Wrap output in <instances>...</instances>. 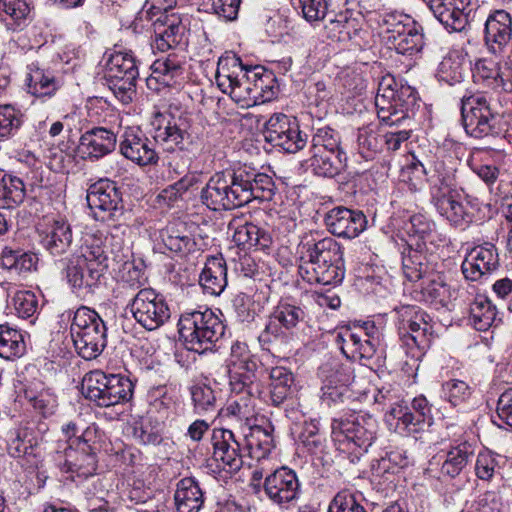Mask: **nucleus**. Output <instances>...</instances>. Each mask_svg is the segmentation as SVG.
Segmentation results:
<instances>
[{"instance_id": "f257e3e1", "label": "nucleus", "mask_w": 512, "mask_h": 512, "mask_svg": "<svg viewBox=\"0 0 512 512\" xmlns=\"http://www.w3.org/2000/svg\"><path fill=\"white\" fill-rule=\"evenodd\" d=\"M275 183L271 176L248 167L214 174L201 191L204 205L214 211L230 210L253 200L270 201Z\"/></svg>"}, {"instance_id": "f03ea898", "label": "nucleus", "mask_w": 512, "mask_h": 512, "mask_svg": "<svg viewBox=\"0 0 512 512\" xmlns=\"http://www.w3.org/2000/svg\"><path fill=\"white\" fill-rule=\"evenodd\" d=\"M154 129L149 139L139 128L128 127L120 140V152L128 160L140 166L154 165L159 160L155 146L163 151H192L195 142L181 118L166 119L157 114L152 123Z\"/></svg>"}, {"instance_id": "7ed1b4c3", "label": "nucleus", "mask_w": 512, "mask_h": 512, "mask_svg": "<svg viewBox=\"0 0 512 512\" xmlns=\"http://www.w3.org/2000/svg\"><path fill=\"white\" fill-rule=\"evenodd\" d=\"M342 247L332 238L300 246L298 273L310 284L337 285L345 275Z\"/></svg>"}, {"instance_id": "20e7f679", "label": "nucleus", "mask_w": 512, "mask_h": 512, "mask_svg": "<svg viewBox=\"0 0 512 512\" xmlns=\"http://www.w3.org/2000/svg\"><path fill=\"white\" fill-rule=\"evenodd\" d=\"M101 233L87 234L77 254L68 259L65 277L74 292L93 293L108 268Z\"/></svg>"}, {"instance_id": "39448f33", "label": "nucleus", "mask_w": 512, "mask_h": 512, "mask_svg": "<svg viewBox=\"0 0 512 512\" xmlns=\"http://www.w3.org/2000/svg\"><path fill=\"white\" fill-rule=\"evenodd\" d=\"M378 421L368 413L350 414L333 419L331 434L336 449L346 455L350 463L356 464L377 438Z\"/></svg>"}, {"instance_id": "423d86ee", "label": "nucleus", "mask_w": 512, "mask_h": 512, "mask_svg": "<svg viewBox=\"0 0 512 512\" xmlns=\"http://www.w3.org/2000/svg\"><path fill=\"white\" fill-rule=\"evenodd\" d=\"M177 325L185 347L199 354L212 350L225 333L223 321L209 308L183 312Z\"/></svg>"}, {"instance_id": "0eeeda50", "label": "nucleus", "mask_w": 512, "mask_h": 512, "mask_svg": "<svg viewBox=\"0 0 512 512\" xmlns=\"http://www.w3.org/2000/svg\"><path fill=\"white\" fill-rule=\"evenodd\" d=\"M491 102L492 98L483 92L465 94L461 98V119L467 135L483 139L502 133L501 116Z\"/></svg>"}, {"instance_id": "6e6552de", "label": "nucleus", "mask_w": 512, "mask_h": 512, "mask_svg": "<svg viewBox=\"0 0 512 512\" xmlns=\"http://www.w3.org/2000/svg\"><path fill=\"white\" fill-rule=\"evenodd\" d=\"M71 336L77 353L85 360L97 358L107 345V328L99 314L79 307L71 324Z\"/></svg>"}, {"instance_id": "1a4fd4ad", "label": "nucleus", "mask_w": 512, "mask_h": 512, "mask_svg": "<svg viewBox=\"0 0 512 512\" xmlns=\"http://www.w3.org/2000/svg\"><path fill=\"white\" fill-rule=\"evenodd\" d=\"M398 335L409 347L426 350L433 340L432 318L416 305H401L394 309Z\"/></svg>"}, {"instance_id": "9d476101", "label": "nucleus", "mask_w": 512, "mask_h": 512, "mask_svg": "<svg viewBox=\"0 0 512 512\" xmlns=\"http://www.w3.org/2000/svg\"><path fill=\"white\" fill-rule=\"evenodd\" d=\"M139 76L136 59L131 52L115 51L106 62V79L110 89L123 103L132 101Z\"/></svg>"}, {"instance_id": "9b49d317", "label": "nucleus", "mask_w": 512, "mask_h": 512, "mask_svg": "<svg viewBox=\"0 0 512 512\" xmlns=\"http://www.w3.org/2000/svg\"><path fill=\"white\" fill-rule=\"evenodd\" d=\"M386 422L401 435H415L432 424L431 406L424 396L415 397L411 406L394 404L386 413Z\"/></svg>"}, {"instance_id": "f8f14e48", "label": "nucleus", "mask_w": 512, "mask_h": 512, "mask_svg": "<svg viewBox=\"0 0 512 512\" xmlns=\"http://www.w3.org/2000/svg\"><path fill=\"white\" fill-rule=\"evenodd\" d=\"M129 305L134 319L149 331L163 326L171 316L165 297L152 288L140 289Z\"/></svg>"}, {"instance_id": "ddd939ff", "label": "nucleus", "mask_w": 512, "mask_h": 512, "mask_svg": "<svg viewBox=\"0 0 512 512\" xmlns=\"http://www.w3.org/2000/svg\"><path fill=\"white\" fill-rule=\"evenodd\" d=\"M86 200L98 221H117L124 214L122 194L114 181L100 179L89 186Z\"/></svg>"}, {"instance_id": "4468645a", "label": "nucleus", "mask_w": 512, "mask_h": 512, "mask_svg": "<svg viewBox=\"0 0 512 512\" xmlns=\"http://www.w3.org/2000/svg\"><path fill=\"white\" fill-rule=\"evenodd\" d=\"M88 433L89 428L79 438H75L64 451L58 452L57 460L62 472L83 478L96 473L98 461L96 453L86 439Z\"/></svg>"}, {"instance_id": "2eb2a0df", "label": "nucleus", "mask_w": 512, "mask_h": 512, "mask_svg": "<svg viewBox=\"0 0 512 512\" xmlns=\"http://www.w3.org/2000/svg\"><path fill=\"white\" fill-rule=\"evenodd\" d=\"M212 457L224 471L235 474L243 466L240 443L231 430L215 428L211 435Z\"/></svg>"}, {"instance_id": "dca6fc26", "label": "nucleus", "mask_w": 512, "mask_h": 512, "mask_svg": "<svg viewBox=\"0 0 512 512\" xmlns=\"http://www.w3.org/2000/svg\"><path fill=\"white\" fill-rule=\"evenodd\" d=\"M419 106L415 89L401 85L393 99L388 101V104L383 105V109L379 108L377 110V115L381 122L389 126L401 125L415 116Z\"/></svg>"}, {"instance_id": "f3484780", "label": "nucleus", "mask_w": 512, "mask_h": 512, "mask_svg": "<svg viewBox=\"0 0 512 512\" xmlns=\"http://www.w3.org/2000/svg\"><path fill=\"white\" fill-rule=\"evenodd\" d=\"M264 492L279 506L296 500L300 494V483L295 471L286 466L276 469L265 478Z\"/></svg>"}, {"instance_id": "a211bd4d", "label": "nucleus", "mask_w": 512, "mask_h": 512, "mask_svg": "<svg viewBox=\"0 0 512 512\" xmlns=\"http://www.w3.org/2000/svg\"><path fill=\"white\" fill-rule=\"evenodd\" d=\"M499 254L494 244L485 242L477 245L466 255L461 265L464 277L470 281H479L499 267Z\"/></svg>"}, {"instance_id": "6ab92c4d", "label": "nucleus", "mask_w": 512, "mask_h": 512, "mask_svg": "<svg viewBox=\"0 0 512 512\" xmlns=\"http://www.w3.org/2000/svg\"><path fill=\"white\" fill-rule=\"evenodd\" d=\"M324 222L333 235L348 239L357 237L367 226V219L362 211L343 206L329 210L324 217Z\"/></svg>"}, {"instance_id": "aec40b11", "label": "nucleus", "mask_w": 512, "mask_h": 512, "mask_svg": "<svg viewBox=\"0 0 512 512\" xmlns=\"http://www.w3.org/2000/svg\"><path fill=\"white\" fill-rule=\"evenodd\" d=\"M429 8L449 31L460 32L469 21L470 0H429Z\"/></svg>"}, {"instance_id": "412c9836", "label": "nucleus", "mask_w": 512, "mask_h": 512, "mask_svg": "<svg viewBox=\"0 0 512 512\" xmlns=\"http://www.w3.org/2000/svg\"><path fill=\"white\" fill-rule=\"evenodd\" d=\"M485 43L493 54H500L512 39V18L504 10L491 13L485 22Z\"/></svg>"}, {"instance_id": "4be33fe9", "label": "nucleus", "mask_w": 512, "mask_h": 512, "mask_svg": "<svg viewBox=\"0 0 512 512\" xmlns=\"http://www.w3.org/2000/svg\"><path fill=\"white\" fill-rule=\"evenodd\" d=\"M28 93L42 102L54 97L63 87V81L49 68L31 63L27 73Z\"/></svg>"}, {"instance_id": "5701e85b", "label": "nucleus", "mask_w": 512, "mask_h": 512, "mask_svg": "<svg viewBox=\"0 0 512 512\" xmlns=\"http://www.w3.org/2000/svg\"><path fill=\"white\" fill-rule=\"evenodd\" d=\"M116 134L104 127H93L84 132L79 141V150L90 160H98L116 148Z\"/></svg>"}, {"instance_id": "b1692460", "label": "nucleus", "mask_w": 512, "mask_h": 512, "mask_svg": "<svg viewBox=\"0 0 512 512\" xmlns=\"http://www.w3.org/2000/svg\"><path fill=\"white\" fill-rule=\"evenodd\" d=\"M474 455L470 444L463 442L457 446H451L442 450L433 457L429 464V470L433 465H440V474L444 477L455 478L467 467Z\"/></svg>"}, {"instance_id": "393cba45", "label": "nucleus", "mask_w": 512, "mask_h": 512, "mask_svg": "<svg viewBox=\"0 0 512 512\" xmlns=\"http://www.w3.org/2000/svg\"><path fill=\"white\" fill-rule=\"evenodd\" d=\"M41 244L53 256L67 253L73 243L71 225L64 219H53L41 232Z\"/></svg>"}, {"instance_id": "a878e982", "label": "nucleus", "mask_w": 512, "mask_h": 512, "mask_svg": "<svg viewBox=\"0 0 512 512\" xmlns=\"http://www.w3.org/2000/svg\"><path fill=\"white\" fill-rule=\"evenodd\" d=\"M154 32L156 49L166 51L182 42L185 26L174 13L162 14L154 22Z\"/></svg>"}, {"instance_id": "bb28decb", "label": "nucleus", "mask_w": 512, "mask_h": 512, "mask_svg": "<svg viewBox=\"0 0 512 512\" xmlns=\"http://www.w3.org/2000/svg\"><path fill=\"white\" fill-rule=\"evenodd\" d=\"M424 243H416L413 248L409 245L402 252V269L404 276L411 282L425 280L435 272V266L423 252Z\"/></svg>"}, {"instance_id": "cd10ccee", "label": "nucleus", "mask_w": 512, "mask_h": 512, "mask_svg": "<svg viewBox=\"0 0 512 512\" xmlns=\"http://www.w3.org/2000/svg\"><path fill=\"white\" fill-rule=\"evenodd\" d=\"M321 373L325 377L322 387L323 396L333 401L342 395L354 378L350 366L343 365L338 361H332L322 366Z\"/></svg>"}, {"instance_id": "c85d7f7f", "label": "nucleus", "mask_w": 512, "mask_h": 512, "mask_svg": "<svg viewBox=\"0 0 512 512\" xmlns=\"http://www.w3.org/2000/svg\"><path fill=\"white\" fill-rule=\"evenodd\" d=\"M199 283L204 292L211 296H219L224 291L227 286V267L222 256L207 258Z\"/></svg>"}, {"instance_id": "c756f323", "label": "nucleus", "mask_w": 512, "mask_h": 512, "mask_svg": "<svg viewBox=\"0 0 512 512\" xmlns=\"http://www.w3.org/2000/svg\"><path fill=\"white\" fill-rule=\"evenodd\" d=\"M174 501L177 512H199L203 507L205 496L195 478L185 477L176 485Z\"/></svg>"}, {"instance_id": "7c9ffc66", "label": "nucleus", "mask_w": 512, "mask_h": 512, "mask_svg": "<svg viewBox=\"0 0 512 512\" xmlns=\"http://www.w3.org/2000/svg\"><path fill=\"white\" fill-rule=\"evenodd\" d=\"M437 212L454 227H465L473 221V213L459 192L433 205Z\"/></svg>"}, {"instance_id": "2f4dec72", "label": "nucleus", "mask_w": 512, "mask_h": 512, "mask_svg": "<svg viewBox=\"0 0 512 512\" xmlns=\"http://www.w3.org/2000/svg\"><path fill=\"white\" fill-rule=\"evenodd\" d=\"M309 153L310 157L306 160V163L316 176L334 178L344 171L347 166L346 152L309 151Z\"/></svg>"}, {"instance_id": "473e14b6", "label": "nucleus", "mask_w": 512, "mask_h": 512, "mask_svg": "<svg viewBox=\"0 0 512 512\" xmlns=\"http://www.w3.org/2000/svg\"><path fill=\"white\" fill-rule=\"evenodd\" d=\"M229 228L234 230L233 241L243 249H251L252 247L265 249L272 242L271 236L267 231L252 223H239L237 220H233L230 222Z\"/></svg>"}, {"instance_id": "72a5a7b5", "label": "nucleus", "mask_w": 512, "mask_h": 512, "mask_svg": "<svg viewBox=\"0 0 512 512\" xmlns=\"http://www.w3.org/2000/svg\"><path fill=\"white\" fill-rule=\"evenodd\" d=\"M192 244V238L187 233L185 224L172 222L159 231L156 247L161 253H165L166 250L183 253L190 250Z\"/></svg>"}, {"instance_id": "f704fd0d", "label": "nucleus", "mask_w": 512, "mask_h": 512, "mask_svg": "<svg viewBox=\"0 0 512 512\" xmlns=\"http://www.w3.org/2000/svg\"><path fill=\"white\" fill-rule=\"evenodd\" d=\"M151 69L153 79L165 86H175L184 79V61L176 54L157 59Z\"/></svg>"}, {"instance_id": "c9c22d12", "label": "nucleus", "mask_w": 512, "mask_h": 512, "mask_svg": "<svg viewBox=\"0 0 512 512\" xmlns=\"http://www.w3.org/2000/svg\"><path fill=\"white\" fill-rule=\"evenodd\" d=\"M257 363L251 356L234 360V363L228 364V373L230 385L233 391L242 392L247 389L250 394L255 380Z\"/></svg>"}, {"instance_id": "e433bc0d", "label": "nucleus", "mask_w": 512, "mask_h": 512, "mask_svg": "<svg viewBox=\"0 0 512 512\" xmlns=\"http://www.w3.org/2000/svg\"><path fill=\"white\" fill-rule=\"evenodd\" d=\"M81 389L85 398L94 402L99 407H107L109 374L101 370H93L86 373L82 379Z\"/></svg>"}, {"instance_id": "4c0bfd02", "label": "nucleus", "mask_w": 512, "mask_h": 512, "mask_svg": "<svg viewBox=\"0 0 512 512\" xmlns=\"http://www.w3.org/2000/svg\"><path fill=\"white\" fill-rule=\"evenodd\" d=\"M427 182L430 184V197L433 205L443 198L459 192L456 188L454 172L446 169L443 164L435 166L434 172L428 176Z\"/></svg>"}, {"instance_id": "58836bf2", "label": "nucleus", "mask_w": 512, "mask_h": 512, "mask_svg": "<svg viewBox=\"0 0 512 512\" xmlns=\"http://www.w3.org/2000/svg\"><path fill=\"white\" fill-rule=\"evenodd\" d=\"M245 444L251 458L258 461L265 459L274 448L271 427H250L249 433L245 434Z\"/></svg>"}, {"instance_id": "ea45409f", "label": "nucleus", "mask_w": 512, "mask_h": 512, "mask_svg": "<svg viewBox=\"0 0 512 512\" xmlns=\"http://www.w3.org/2000/svg\"><path fill=\"white\" fill-rule=\"evenodd\" d=\"M467 71L466 59L460 51H450L440 62L437 70L439 81L455 85L463 81Z\"/></svg>"}, {"instance_id": "a19ab883", "label": "nucleus", "mask_w": 512, "mask_h": 512, "mask_svg": "<svg viewBox=\"0 0 512 512\" xmlns=\"http://www.w3.org/2000/svg\"><path fill=\"white\" fill-rule=\"evenodd\" d=\"M248 69L249 68H246L242 64L241 59L235 54L221 56L217 63L215 75L216 83L220 90L225 91V89H228V87L232 85L237 78L244 75Z\"/></svg>"}, {"instance_id": "79ce46f5", "label": "nucleus", "mask_w": 512, "mask_h": 512, "mask_svg": "<svg viewBox=\"0 0 512 512\" xmlns=\"http://www.w3.org/2000/svg\"><path fill=\"white\" fill-rule=\"evenodd\" d=\"M416 21L409 15L399 12L384 13L379 16L378 24L381 34L386 39L387 44L394 42Z\"/></svg>"}, {"instance_id": "37998d69", "label": "nucleus", "mask_w": 512, "mask_h": 512, "mask_svg": "<svg viewBox=\"0 0 512 512\" xmlns=\"http://www.w3.org/2000/svg\"><path fill=\"white\" fill-rule=\"evenodd\" d=\"M25 185L17 176L12 174L0 175V208L11 209L23 202Z\"/></svg>"}, {"instance_id": "c03bdc74", "label": "nucleus", "mask_w": 512, "mask_h": 512, "mask_svg": "<svg viewBox=\"0 0 512 512\" xmlns=\"http://www.w3.org/2000/svg\"><path fill=\"white\" fill-rule=\"evenodd\" d=\"M335 341L340 345L341 351L352 357H359L365 359H371L374 354H367L363 351L365 345V339L362 338V332L355 325L342 327L335 337Z\"/></svg>"}, {"instance_id": "a18cd8bd", "label": "nucleus", "mask_w": 512, "mask_h": 512, "mask_svg": "<svg viewBox=\"0 0 512 512\" xmlns=\"http://www.w3.org/2000/svg\"><path fill=\"white\" fill-rule=\"evenodd\" d=\"M31 13L26 0H0V16L10 29L25 26Z\"/></svg>"}, {"instance_id": "49530a36", "label": "nucleus", "mask_w": 512, "mask_h": 512, "mask_svg": "<svg viewBox=\"0 0 512 512\" xmlns=\"http://www.w3.org/2000/svg\"><path fill=\"white\" fill-rule=\"evenodd\" d=\"M496 307L485 296H477L470 306V323L476 330L486 331L496 321Z\"/></svg>"}, {"instance_id": "de8ad7c7", "label": "nucleus", "mask_w": 512, "mask_h": 512, "mask_svg": "<svg viewBox=\"0 0 512 512\" xmlns=\"http://www.w3.org/2000/svg\"><path fill=\"white\" fill-rule=\"evenodd\" d=\"M505 456L484 450L478 453L475 461V475L483 481H491L494 476L500 474L501 469L506 465Z\"/></svg>"}, {"instance_id": "09e8293b", "label": "nucleus", "mask_w": 512, "mask_h": 512, "mask_svg": "<svg viewBox=\"0 0 512 512\" xmlns=\"http://www.w3.org/2000/svg\"><path fill=\"white\" fill-rule=\"evenodd\" d=\"M422 27L416 22L394 42L389 44L398 54L412 56L419 53L424 46Z\"/></svg>"}, {"instance_id": "8fccbe9b", "label": "nucleus", "mask_w": 512, "mask_h": 512, "mask_svg": "<svg viewBox=\"0 0 512 512\" xmlns=\"http://www.w3.org/2000/svg\"><path fill=\"white\" fill-rule=\"evenodd\" d=\"M25 342L20 331L8 325H0V357L10 360L21 357Z\"/></svg>"}, {"instance_id": "3c124183", "label": "nucleus", "mask_w": 512, "mask_h": 512, "mask_svg": "<svg viewBox=\"0 0 512 512\" xmlns=\"http://www.w3.org/2000/svg\"><path fill=\"white\" fill-rule=\"evenodd\" d=\"M38 257L31 252L5 248L1 254V265L18 273L30 272L36 269Z\"/></svg>"}, {"instance_id": "603ef678", "label": "nucleus", "mask_w": 512, "mask_h": 512, "mask_svg": "<svg viewBox=\"0 0 512 512\" xmlns=\"http://www.w3.org/2000/svg\"><path fill=\"white\" fill-rule=\"evenodd\" d=\"M274 318L277 319L284 329L292 331L301 324L307 322V313L305 310L296 304L287 301H280L273 310Z\"/></svg>"}, {"instance_id": "864d4df0", "label": "nucleus", "mask_w": 512, "mask_h": 512, "mask_svg": "<svg viewBox=\"0 0 512 512\" xmlns=\"http://www.w3.org/2000/svg\"><path fill=\"white\" fill-rule=\"evenodd\" d=\"M134 392L133 382L121 374H109V391L107 396V407L128 402Z\"/></svg>"}, {"instance_id": "5fc2aeb1", "label": "nucleus", "mask_w": 512, "mask_h": 512, "mask_svg": "<svg viewBox=\"0 0 512 512\" xmlns=\"http://www.w3.org/2000/svg\"><path fill=\"white\" fill-rule=\"evenodd\" d=\"M253 95L257 96L256 104L270 101L275 92L273 90V77L260 66L249 68Z\"/></svg>"}, {"instance_id": "6e6d98bb", "label": "nucleus", "mask_w": 512, "mask_h": 512, "mask_svg": "<svg viewBox=\"0 0 512 512\" xmlns=\"http://www.w3.org/2000/svg\"><path fill=\"white\" fill-rule=\"evenodd\" d=\"M7 450L10 456L20 458L33 451V438L25 427L11 429L7 434Z\"/></svg>"}, {"instance_id": "4d7b16f0", "label": "nucleus", "mask_w": 512, "mask_h": 512, "mask_svg": "<svg viewBox=\"0 0 512 512\" xmlns=\"http://www.w3.org/2000/svg\"><path fill=\"white\" fill-rule=\"evenodd\" d=\"M309 151L324 153L345 152L341 147L340 134L330 127H322L316 130L312 136Z\"/></svg>"}, {"instance_id": "13d9d810", "label": "nucleus", "mask_w": 512, "mask_h": 512, "mask_svg": "<svg viewBox=\"0 0 512 512\" xmlns=\"http://www.w3.org/2000/svg\"><path fill=\"white\" fill-rule=\"evenodd\" d=\"M422 281L421 293L424 301L442 305L448 301L450 290L440 275L433 272L430 277Z\"/></svg>"}, {"instance_id": "bf43d9fd", "label": "nucleus", "mask_w": 512, "mask_h": 512, "mask_svg": "<svg viewBox=\"0 0 512 512\" xmlns=\"http://www.w3.org/2000/svg\"><path fill=\"white\" fill-rule=\"evenodd\" d=\"M229 94L230 97L241 107H251L256 105L257 96L253 95L252 84L250 79L249 69L246 70L244 75L237 78L232 85L222 91Z\"/></svg>"}, {"instance_id": "052dcab7", "label": "nucleus", "mask_w": 512, "mask_h": 512, "mask_svg": "<svg viewBox=\"0 0 512 512\" xmlns=\"http://www.w3.org/2000/svg\"><path fill=\"white\" fill-rule=\"evenodd\" d=\"M428 179V172L422 162L414 156L403 166L400 172V180L405 183L412 192L423 188Z\"/></svg>"}, {"instance_id": "680f3d73", "label": "nucleus", "mask_w": 512, "mask_h": 512, "mask_svg": "<svg viewBox=\"0 0 512 512\" xmlns=\"http://www.w3.org/2000/svg\"><path fill=\"white\" fill-rule=\"evenodd\" d=\"M23 123V114L12 105H0V138L8 139L17 134Z\"/></svg>"}, {"instance_id": "e2e57ef3", "label": "nucleus", "mask_w": 512, "mask_h": 512, "mask_svg": "<svg viewBox=\"0 0 512 512\" xmlns=\"http://www.w3.org/2000/svg\"><path fill=\"white\" fill-rule=\"evenodd\" d=\"M283 133V130H281L277 131V134H271L272 145L274 147H279L287 153H296L307 145L308 137L306 134L302 133L298 123L294 126L287 137L283 138V135H281Z\"/></svg>"}, {"instance_id": "0e129e2a", "label": "nucleus", "mask_w": 512, "mask_h": 512, "mask_svg": "<svg viewBox=\"0 0 512 512\" xmlns=\"http://www.w3.org/2000/svg\"><path fill=\"white\" fill-rule=\"evenodd\" d=\"M357 143L359 153L365 159H371L380 151L382 140L380 139L376 127L374 125H367L358 130Z\"/></svg>"}, {"instance_id": "69168bd1", "label": "nucleus", "mask_w": 512, "mask_h": 512, "mask_svg": "<svg viewBox=\"0 0 512 512\" xmlns=\"http://www.w3.org/2000/svg\"><path fill=\"white\" fill-rule=\"evenodd\" d=\"M194 409L198 414L217 410V399L213 389L205 384H197L191 388Z\"/></svg>"}, {"instance_id": "338daca9", "label": "nucleus", "mask_w": 512, "mask_h": 512, "mask_svg": "<svg viewBox=\"0 0 512 512\" xmlns=\"http://www.w3.org/2000/svg\"><path fill=\"white\" fill-rule=\"evenodd\" d=\"M470 395V387L462 380L452 379L442 384V397L453 407L465 403Z\"/></svg>"}, {"instance_id": "774afa93", "label": "nucleus", "mask_w": 512, "mask_h": 512, "mask_svg": "<svg viewBox=\"0 0 512 512\" xmlns=\"http://www.w3.org/2000/svg\"><path fill=\"white\" fill-rule=\"evenodd\" d=\"M328 512H367L359 496L348 490L338 492L328 506Z\"/></svg>"}]
</instances>
